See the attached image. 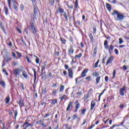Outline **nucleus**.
<instances>
[{
    "instance_id": "nucleus-1",
    "label": "nucleus",
    "mask_w": 129,
    "mask_h": 129,
    "mask_svg": "<svg viewBox=\"0 0 129 129\" xmlns=\"http://www.w3.org/2000/svg\"><path fill=\"white\" fill-rule=\"evenodd\" d=\"M112 15H117V19L118 21H122L124 18V16L120 13H117V12L114 11Z\"/></svg>"
},
{
    "instance_id": "nucleus-2",
    "label": "nucleus",
    "mask_w": 129,
    "mask_h": 129,
    "mask_svg": "<svg viewBox=\"0 0 129 129\" xmlns=\"http://www.w3.org/2000/svg\"><path fill=\"white\" fill-rule=\"evenodd\" d=\"M28 29H32L33 33L34 34V35H36V33L37 32V30H36V27H35V25H34V23H30V25L28 27Z\"/></svg>"
},
{
    "instance_id": "nucleus-3",
    "label": "nucleus",
    "mask_w": 129,
    "mask_h": 129,
    "mask_svg": "<svg viewBox=\"0 0 129 129\" xmlns=\"http://www.w3.org/2000/svg\"><path fill=\"white\" fill-rule=\"evenodd\" d=\"M87 72H88V69H86L84 70L81 74V77H80V78H83L84 77H86V76H87V75H86Z\"/></svg>"
},
{
    "instance_id": "nucleus-4",
    "label": "nucleus",
    "mask_w": 129,
    "mask_h": 129,
    "mask_svg": "<svg viewBox=\"0 0 129 129\" xmlns=\"http://www.w3.org/2000/svg\"><path fill=\"white\" fill-rule=\"evenodd\" d=\"M125 90V86H123V88H120L119 93L121 96H124V91Z\"/></svg>"
},
{
    "instance_id": "nucleus-5",
    "label": "nucleus",
    "mask_w": 129,
    "mask_h": 129,
    "mask_svg": "<svg viewBox=\"0 0 129 129\" xmlns=\"http://www.w3.org/2000/svg\"><path fill=\"white\" fill-rule=\"evenodd\" d=\"M22 71V70L19 68H17L15 70H14V75H15L16 76H18V75H20V73H21V72Z\"/></svg>"
},
{
    "instance_id": "nucleus-6",
    "label": "nucleus",
    "mask_w": 129,
    "mask_h": 129,
    "mask_svg": "<svg viewBox=\"0 0 129 129\" xmlns=\"http://www.w3.org/2000/svg\"><path fill=\"white\" fill-rule=\"evenodd\" d=\"M69 77L70 78H73V71L72 69L70 68L68 69Z\"/></svg>"
},
{
    "instance_id": "nucleus-7",
    "label": "nucleus",
    "mask_w": 129,
    "mask_h": 129,
    "mask_svg": "<svg viewBox=\"0 0 129 129\" xmlns=\"http://www.w3.org/2000/svg\"><path fill=\"white\" fill-rule=\"evenodd\" d=\"M113 49H114V46L112 45H110L107 50H108L109 53L111 54L113 52Z\"/></svg>"
},
{
    "instance_id": "nucleus-8",
    "label": "nucleus",
    "mask_w": 129,
    "mask_h": 129,
    "mask_svg": "<svg viewBox=\"0 0 129 129\" xmlns=\"http://www.w3.org/2000/svg\"><path fill=\"white\" fill-rule=\"evenodd\" d=\"M18 104L20 107H23V106H24L25 104H24V100H23L22 98L19 99V102H18Z\"/></svg>"
},
{
    "instance_id": "nucleus-9",
    "label": "nucleus",
    "mask_w": 129,
    "mask_h": 129,
    "mask_svg": "<svg viewBox=\"0 0 129 129\" xmlns=\"http://www.w3.org/2000/svg\"><path fill=\"white\" fill-rule=\"evenodd\" d=\"M104 48L105 49H106V50H107L108 49L109 45H108V41H107V40H105L104 42Z\"/></svg>"
},
{
    "instance_id": "nucleus-10",
    "label": "nucleus",
    "mask_w": 129,
    "mask_h": 129,
    "mask_svg": "<svg viewBox=\"0 0 129 129\" xmlns=\"http://www.w3.org/2000/svg\"><path fill=\"white\" fill-rule=\"evenodd\" d=\"M112 61H113V56H110L109 58H108V60H107V63H106V66H107V65L108 64H109V63H112Z\"/></svg>"
},
{
    "instance_id": "nucleus-11",
    "label": "nucleus",
    "mask_w": 129,
    "mask_h": 129,
    "mask_svg": "<svg viewBox=\"0 0 129 129\" xmlns=\"http://www.w3.org/2000/svg\"><path fill=\"white\" fill-rule=\"evenodd\" d=\"M73 105V102L70 101L69 102V103L68 104V106L67 108V111H68L70 109V107H72V106Z\"/></svg>"
},
{
    "instance_id": "nucleus-12",
    "label": "nucleus",
    "mask_w": 129,
    "mask_h": 129,
    "mask_svg": "<svg viewBox=\"0 0 129 129\" xmlns=\"http://www.w3.org/2000/svg\"><path fill=\"white\" fill-rule=\"evenodd\" d=\"M46 65H47L46 62L43 63V65L41 66V75H42L43 74V72L44 70H45V68H46Z\"/></svg>"
},
{
    "instance_id": "nucleus-13",
    "label": "nucleus",
    "mask_w": 129,
    "mask_h": 129,
    "mask_svg": "<svg viewBox=\"0 0 129 129\" xmlns=\"http://www.w3.org/2000/svg\"><path fill=\"white\" fill-rule=\"evenodd\" d=\"M94 106H95V102H94V101H92L91 102L90 110H93V109L94 108Z\"/></svg>"
},
{
    "instance_id": "nucleus-14",
    "label": "nucleus",
    "mask_w": 129,
    "mask_h": 129,
    "mask_svg": "<svg viewBox=\"0 0 129 129\" xmlns=\"http://www.w3.org/2000/svg\"><path fill=\"white\" fill-rule=\"evenodd\" d=\"M38 15V9L37 7L34 8V17L36 18V16Z\"/></svg>"
},
{
    "instance_id": "nucleus-15",
    "label": "nucleus",
    "mask_w": 129,
    "mask_h": 129,
    "mask_svg": "<svg viewBox=\"0 0 129 129\" xmlns=\"http://www.w3.org/2000/svg\"><path fill=\"white\" fill-rule=\"evenodd\" d=\"M106 7L107 8V10H108L109 12L111 11V6L109 4H106Z\"/></svg>"
},
{
    "instance_id": "nucleus-16",
    "label": "nucleus",
    "mask_w": 129,
    "mask_h": 129,
    "mask_svg": "<svg viewBox=\"0 0 129 129\" xmlns=\"http://www.w3.org/2000/svg\"><path fill=\"white\" fill-rule=\"evenodd\" d=\"M34 57H35L36 59H35V62L36 63V64H39V63H40V59L39 58V57H38V56L34 55Z\"/></svg>"
},
{
    "instance_id": "nucleus-17",
    "label": "nucleus",
    "mask_w": 129,
    "mask_h": 129,
    "mask_svg": "<svg viewBox=\"0 0 129 129\" xmlns=\"http://www.w3.org/2000/svg\"><path fill=\"white\" fill-rule=\"evenodd\" d=\"M64 85H61L60 88L59 89V92H63L64 91Z\"/></svg>"
},
{
    "instance_id": "nucleus-18",
    "label": "nucleus",
    "mask_w": 129,
    "mask_h": 129,
    "mask_svg": "<svg viewBox=\"0 0 129 129\" xmlns=\"http://www.w3.org/2000/svg\"><path fill=\"white\" fill-rule=\"evenodd\" d=\"M32 70L33 71V72H34V82H35V81H36V79L37 78V76L36 75V70H35V69H33Z\"/></svg>"
},
{
    "instance_id": "nucleus-19",
    "label": "nucleus",
    "mask_w": 129,
    "mask_h": 129,
    "mask_svg": "<svg viewBox=\"0 0 129 129\" xmlns=\"http://www.w3.org/2000/svg\"><path fill=\"white\" fill-rule=\"evenodd\" d=\"M57 10H58V11L60 14H64V9H63L61 8H59L57 9Z\"/></svg>"
},
{
    "instance_id": "nucleus-20",
    "label": "nucleus",
    "mask_w": 129,
    "mask_h": 129,
    "mask_svg": "<svg viewBox=\"0 0 129 129\" xmlns=\"http://www.w3.org/2000/svg\"><path fill=\"white\" fill-rule=\"evenodd\" d=\"M22 76H23V77H24V78H25V79H28V75H27L26 73L23 72L22 73Z\"/></svg>"
},
{
    "instance_id": "nucleus-21",
    "label": "nucleus",
    "mask_w": 129,
    "mask_h": 129,
    "mask_svg": "<svg viewBox=\"0 0 129 129\" xmlns=\"http://www.w3.org/2000/svg\"><path fill=\"white\" fill-rule=\"evenodd\" d=\"M5 14L6 16H8L9 15V9L7 7H5Z\"/></svg>"
},
{
    "instance_id": "nucleus-22",
    "label": "nucleus",
    "mask_w": 129,
    "mask_h": 129,
    "mask_svg": "<svg viewBox=\"0 0 129 129\" xmlns=\"http://www.w3.org/2000/svg\"><path fill=\"white\" fill-rule=\"evenodd\" d=\"M93 76H95L96 77H97V76H99V73H97V72H95L92 74Z\"/></svg>"
},
{
    "instance_id": "nucleus-23",
    "label": "nucleus",
    "mask_w": 129,
    "mask_h": 129,
    "mask_svg": "<svg viewBox=\"0 0 129 129\" xmlns=\"http://www.w3.org/2000/svg\"><path fill=\"white\" fill-rule=\"evenodd\" d=\"M98 63H99V59H98L95 63L94 68L96 69L97 67H98Z\"/></svg>"
},
{
    "instance_id": "nucleus-24",
    "label": "nucleus",
    "mask_w": 129,
    "mask_h": 129,
    "mask_svg": "<svg viewBox=\"0 0 129 129\" xmlns=\"http://www.w3.org/2000/svg\"><path fill=\"white\" fill-rule=\"evenodd\" d=\"M74 52V50H73V48H71L69 51V54H70V55H72Z\"/></svg>"
},
{
    "instance_id": "nucleus-25",
    "label": "nucleus",
    "mask_w": 129,
    "mask_h": 129,
    "mask_svg": "<svg viewBox=\"0 0 129 129\" xmlns=\"http://www.w3.org/2000/svg\"><path fill=\"white\" fill-rule=\"evenodd\" d=\"M89 98V93H88L86 95L84 96V99H88Z\"/></svg>"
},
{
    "instance_id": "nucleus-26",
    "label": "nucleus",
    "mask_w": 129,
    "mask_h": 129,
    "mask_svg": "<svg viewBox=\"0 0 129 129\" xmlns=\"http://www.w3.org/2000/svg\"><path fill=\"white\" fill-rule=\"evenodd\" d=\"M100 77H97L96 79L97 84H98V83H99V81H100Z\"/></svg>"
},
{
    "instance_id": "nucleus-27",
    "label": "nucleus",
    "mask_w": 129,
    "mask_h": 129,
    "mask_svg": "<svg viewBox=\"0 0 129 129\" xmlns=\"http://www.w3.org/2000/svg\"><path fill=\"white\" fill-rule=\"evenodd\" d=\"M63 16L67 21H68V16H67V13L66 12H63Z\"/></svg>"
},
{
    "instance_id": "nucleus-28",
    "label": "nucleus",
    "mask_w": 129,
    "mask_h": 129,
    "mask_svg": "<svg viewBox=\"0 0 129 129\" xmlns=\"http://www.w3.org/2000/svg\"><path fill=\"white\" fill-rule=\"evenodd\" d=\"M13 8L15 11H18V7L16 5V2L15 3H13Z\"/></svg>"
},
{
    "instance_id": "nucleus-29",
    "label": "nucleus",
    "mask_w": 129,
    "mask_h": 129,
    "mask_svg": "<svg viewBox=\"0 0 129 129\" xmlns=\"http://www.w3.org/2000/svg\"><path fill=\"white\" fill-rule=\"evenodd\" d=\"M123 43V40H122V38H119V44L121 45Z\"/></svg>"
},
{
    "instance_id": "nucleus-30",
    "label": "nucleus",
    "mask_w": 129,
    "mask_h": 129,
    "mask_svg": "<svg viewBox=\"0 0 129 129\" xmlns=\"http://www.w3.org/2000/svg\"><path fill=\"white\" fill-rule=\"evenodd\" d=\"M0 84L1 85H2V86L5 87V85H6V83L5 82V81H1L0 82Z\"/></svg>"
},
{
    "instance_id": "nucleus-31",
    "label": "nucleus",
    "mask_w": 129,
    "mask_h": 129,
    "mask_svg": "<svg viewBox=\"0 0 129 129\" xmlns=\"http://www.w3.org/2000/svg\"><path fill=\"white\" fill-rule=\"evenodd\" d=\"M82 56V53H81L75 56L76 58H81Z\"/></svg>"
},
{
    "instance_id": "nucleus-32",
    "label": "nucleus",
    "mask_w": 129,
    "mask_h": 129,
    "mask_svg": "<svg viewBox=\"0 0 129 129\" xmlns=\"http://www.w3.org/2000/svg\"><path fill=\"white\" fill-rule=\"evenodd\" d=\"M17 115H18V111L17 110L14 111L15 119L17 118Z\"/></svg>"
},
{
    "instance_id": "nucleus-33",
    "label": "nucleus",
    "mask_w": 129,
    "mask_h": 129,
    "mask_svg": "<svg viewBox=\"0 0 129 129\" xmlns=\"http://www.w3.org/2000/svg\"><path fill=\"white\" fill-rule=\"evenodd\" d=\"M79 107H80V103L77 104V105H76V110H77V109H79Z\"/></svg>"
},
{
    "instance_id": "nucleus-34",
    "label": "nucleus",
    "mask_w": 129,
    "mask_h": 129,
    "mask_svg": "<svg viewBox=\"0 0 129 129\" xmlns=\"http://www.w3.org/2000/svg\"><path fill=\"white\" fill-rule=\"evenodd\" d=\"M96 53H97V48L95 47L94 49L93 54L95 55H96Z\"/></svg>"
},
{
    "instance_id": "nucleus-35",
    "label": "nucleus",
    "mask_w": 129,
    "mask_h": 129,
    "mask_svg": "<svg viewBox=\"0 0 129 129\" xmlns=\"http://www.w3.org/2000/svg\"><path fill=\"white\" fill-rule=\"evenodd\" d=\"M6 103L7 104L10 103V97H7L6 98Z\"/></svg>"
},
{
    "instance_id": "nucleus-36",
    "label": "nucleus",
    "mask_w": 129,
    "mask_h": 129,
    "mask_svg": "<svg viewBox=\"0 0 129 129\" xmlns=\"http://www.w3.org/2000/svg\"><path fill=\"white\" fill-rule=\"evenodd\" d=\"M54 3H55V0H50L49 4H50L51 6H53Z\"/></svg>"
},
{
    "instance_id": "nucleus-37",
    "label": "nucleus",
    "mask_w": 129,
    "mask_h": 129,
    "mask_svg": "<svg viewBox=\"0 0 129 129\" xmlns=\"http://www.w3.org/2000/svg\"><path fill=\"white\" fill-rule=\"evenodd\" d=\"M16 53H17L18 57H19V58H21V57H22V53H21L19 52H17Z\"/></svg>"
},
{
    "instance_id": "nucleus-38",
    "label": "nucleus",
    "mask_w": 129,
    "mask_h": 129,
    "mask_svg": "<svg viewBox=\"0 0 129 129\" xmlns=\"http://www.w3.org/2000/svg\"><path fill=\"white\" fill-rule=\"evenodd\" d=\"M16 30L17 31H18V33H19L20 34H22V31L21 30V29H19L18 27H16Z\"/></svg>"
},
{
    "instance_id": "nucleus-39",
    "label": "nucleus",
    "mask_w": 129,
    "mask_h": 129,
    "mask_svg": "<svg viewBox=\"0 0 129 129\" xmlns=\"http://www.w3.org/2000/svg\"><path fill=\"white\" fill-rule=\"evenodd\" d=\"M20 8H21V11H24V9H25V7L23 5H21Z\"/></svg>"
},
{
    "instance_id": "nucleus-40",
    "label": "nucleus",
    "mask_w": 129,
    "mask_h": 129,
    "mask_svg": "<svg viewBox=\"0 0 129 129\" xmlns=\"http://www.w3.org/2000/svg\"><path fill=\"white\" fill-rule=\"evenodd\" d=\"M91 79V77L90 76L87 77L85 78V80H87V81H89Z\"/></svg>"
},
{
    "instance_id": "nucleus-41",
    "label": "nucleus",
    "mask_w": 129,
    "mask_h": 129,
    "mask_svg": "<svg viewBox=\"0 0 129 129\" xmlns=\"http://www.w3.org/2000/svg\"><path fill=\"white\" fill-rule=\"evenodd\" d=\"M109 3H113V4H116L115 0H108Z\"/></svg>"
},
{
    "instance_id": "nucleus-42",
    "label": "nucleus",
    "mask_w": 129,
    "mask_h": 129,
    "mask_svg": "<svg viewBox=\"0 0 129 129\" xmlns=\"http://www.w3.org/2000/svg\"><path fill=\"white\" fill-rule=\"evenodd\" d=\"M21 41L26 46H27V44L26 43V42H25V41H24V39H23V38H21Z\"/></svg>"
},
{
    "instance_id": "nucleus-43",
    "label": "nucleus",
    "mask_w": 129,
    "mask_h": 129,
    "mask_svg": "<svg viewBox=\"0 0 129 129\" xmlns=\"http://www.w3.org/2000/svg\"><path fill=\"white\" fill-rule=\"evenodd\" d=\"M61 41L62 43H63V44H65V43H66V40L63 38H61Z\"/></svg>"
},
{
    "instance_id": "nucleus-44",
    "label": "nucleus",
    "mask_w": 129,
    "mask_h": 129,
    "mask_svg": "<svg viewBox=\"0 0 129 129\" xmlns=\"http://www.w3.org/2000/svg\"><path fill=\"white\" fill-rule=\"evenodd\" d=\"M93 30L94 34H95L96 33V27H93Z\"/></svg>"
},
{
    "instance_id": "nucleus-45",
    "label": "nucleus",
    "mask_w": 129,
    "mask_h": 129,
    "mask_svg": "<svg viewBox=\"0 0 129 129\" xmlns=\"http://www.w3.org/2000/svg\"><path fill=\"white\" fill-rule=\"evenodd\" d=\"M79 6H78V3H77V2H76L75 3V9H76V10H77V9H78L79 8Z\"/></svg>"
},
{
    "instance_id": "nucleus-46",
    "label": "nucleus",
    "mask_w": 129,
    "mask_h": 129,
    "mask_svg": "<svg viewBox=\"0 0 129 129\" xmlns=\"http://www.w3.org/2000/svg\"><path fill=\"white\" fill-rule=\"evenodd\" d=\"M115 70H113V78H115Z\"/></svg>"
},
{
    "instance_id": "nucleus-47",
    "label": "nucleus",
    "mask_w": 129,
    "mask_h": 129,
    "mask_svg": "<svg viewBox=\"0 0 129 129\" xmlns=\"http://www.w3.org/2000/svg\"><path fill=\"white\" fill-rule=\"evenodd\" d=\"M9 9H11V0H8Z\"/></svg>"
},
{
    "instance_id": "nucleus-48",
    "label": "nucleus",
    "mask_w": 129,
    "mask_h": 129,
    "mask_svg": "<svg viewBox=\"0 0 129 129\" xmlns=\"http://www.w3.org/2000/svg\"><path fill=\"white\" fill-rule=\"evenodd\" d=\"M114 52L116 55H118V50H117V49L115 48L114 49Z\"/></svg>"
},
{
    "instance_id": "nucleus-49",
    "label": "nucleus",
    "mask_w": 129,
    "mask_h": 129,
    "mask_svg": "<svg viewBox=\"0 0 129 129\" xmlns=\"http://www.w3.org/2000/svg\"><path fill=\"white\" fill-rule=\"evenodd\" d=\"M65 97H66V95H63L61 98H60V100H64V99H65Z\"/></svg>"
},
{
    "instance_id": "nucleus-50",
    "label": "nucleus",
    "mask_w": 129,
    "mask_h": 129,
    "mask_svg": "<svg viewBox=\"0 0 129 129\" xmlns=\"http://www.w3.org/2000/svg\"><path fill=\"white\" fill-rule=\"evenodd\" d=\"M115 126H119V125H116L115 124H114V125H113L112 126L110 127V129H113V128H114V127H115Z\"/></svg>"
},
{
    "instance_id": "nucleus-51",
    "label": "nucleus",
    "mask_w": 129,
    "mask_h": 129,
    "mask_svg": "<svg viewBox=\"0 0 129 129\" xmlns=\"http://www.w3.org/2000/svg\"><path fill=\"white\" fill-rule=\"evenodd\" d=\"M34 124L33 123H29L28 125H26V127H28V126H33Z\"/></svg>"
},
{
    "instance_id": "nucleus-52",
    "label": "nucleus",
    "mask_w": 129,
    "mask_h": 129,
    "mask_svg": "<svg viewBox=\"0 0 129 129\" xmlns=\"http://www.w3.org/2000/svg\"><path fill=\"white\" fill-rule=\"evenodd\" d=\"M57 93V90H54L52 92V95H55Z\"/></svg>"
},
{
    "instance_id": "nucleus-53",
    "label": "nucleus",
    "mask_w": 129,
    "mask_h": 129,
    "mask_svg": "<svg viewBox=\"0 0 129 129\" xmlns=\"http://www.w3.org/2000/svg\"><path fill=\"white\" fill-rule=\"evenodd\" d=\"M82 111V114H84L85 113V111H86V110L85 109L81 110Z\"/></svg>"
},
{
    "instance_id": "nucleus-54",
    "label": "nucleus",
    "mask_w": 129,
    "mask_h": 129,
    "mask_svg": "<svg viewBox=\"0 0 129 129\" xmlns=\"http://www.w3.org/2000/svg\"><path fill=\"white\" fill-rule=\"evenodd\" d=\"M17 64H18V62H15V61H14V62H13L12 63V65H13V66H17Z\"/></svg>"
},
{
    "instance_id": "nucleus-55",
    "label": "nucleus",
    "mask_w": 129,
    "mask_h": 129,
    "mask_svg": "<svg viewBox=\"0 0 129 129\" xmlns=\"http://www.w3.org/2000/svg\"><path fill=\"white\" fill-rule=\"evenodd\" d=\"M56 103H57V100H53L52 104H56Z\"/></svg>"
},
{
    "instance_id": "nucleus-56",
    "label": "nucleus",
    "mask_w": 129,
    "mask_h": 129,
    "mask_svg": "<svg viewBox=\"0 0 129 129\" xmlns=\"http://www.w3.org/2000/svg\"><path fill=\"white\" fill-rule=\"evenodd\" d=\"M24 32L27 34V35H29V32H28V29L25 28L24 29Z\"/></svg>"
},
{
    "instance_id": "nucleus-57",
    "label": "nucleus",
    "mask_w": 129,
    "mask_h": 129,
    "mask_svg": "<svg viewBox=\"0 0 129 129\" xmlns=\"http://www.w3.org/2000/svg\"><path fill=\"white\" fill-rule=\"evenodd\" d=\"M26 59L28 63H31V60H30V58H29V57L26 56Z\"/></svg>"
},
{
    "instance_id": "nucleus-58",
    "label": "nucleus",
    "mask_w": 129,
    "mask_h": 129,
    "mask_svg": "<svg viewBox=\"0 0 129 129\" xmlns=\"http://www.w3.org/2000/svg\"><path fill=\"white\" fill-rule=\"evenodd\" d=\"M68 8L70 10H72V9H73V5H72V6H68Z\"/></svg>"
},
{
    "instance_id": "nucleus-59",
    "label": "nucleus",
    "mask_w": 129,
    "mask_h": 129,
    "mask_svg": "<svg viewBox=\"0 0 129 129\" xmlns=\"http://www.w3.org/2000/svg\"><path fill=\"white\" fill-rule=\"evenodd\" d=\"M106 59V56H105V57H104L103 58V59H102V63H105Z\"/></svg>"
},
{
    "instance_id": "nucleus-60",
    "label": "nucleus",
    "mask_w": 129,
    "mask_h": 129,
    "mask_svg": "<svg viewBox=\"0 0 129 129\" xmlns=\"http://www.w3.org/2000/svg\"><path fill=\"white\" fill-rule=\"evenodd\" d=\"M105 81L106 82H107L108 81V77L106 76V77H105Z\"/></svg>"
},
{
    "instance_id": "nucleus-61",
    "label": "nucleus",
    "mask_w": 129,
    "mask_h": 129,
    "mask_svg": "<svg viewBox=\"0 0 129 129\" xmlns=\"http://www.w3.org/2000/svg\"><path fill=\"white\" fill-rule=\"evenodd\" d=\"M11 59V58L10 57H7V58H5V60H6L7 62H9V61H10Z\"/></svg>"
},
{
    "instance_id": "nucleus-62",
    "label": "nucleus",
    "mask_w": 129,
    "mask_h": 129,
    "mask_svg": "<svg viewBox=\"0 0 129 129\" xmlns=\"http://www.w3.org/2000/svg\"><path fill=\"white\" fill-rule=\"evenodd\" d=\"M41 122H42V120H39L38 121H37L36 122L37 124H40V123H41Z\"/></svg>"
},
{
    "instance_id": "nucleus-63",
    "label": "nucleus",
    "mask_w": 129,
    "mask_h": 129,
    "mask_svg": "<svg viewBox=\"0 0 129 129\" xmlns=\"http://www.w3.org/2000/svg\"><path fill=\"white\" fill-rule=\"evenodd\" d=\"M123 69H124V70H127L128 68L126 67V66H123Z\"/></svg>"
},
{
    "instance_id": "nucleus-64",
    "label": "nucleus",
    "mask_w": 129,
    "mask_h": 129,
    "mask_svg": "<svg viewBox=\"0 0 129 129\" xmlns=\"http://www.w3.org/2000/svg\"><path fill=\"white\" fill-rule=\"evenodd\" d=\"M76 118H77V115L76 114H75L73 116V119H76Z\"/></svg>"
}]
</instances>
